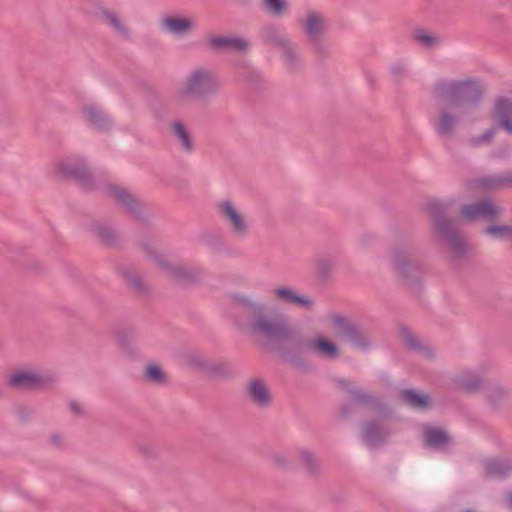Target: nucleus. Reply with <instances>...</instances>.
Segmentation results:
<instances>
[{"instance_id": "36", "label": "nucleus", "mask_w": 512, "mask_h": 512, "mask_svg": "<svg viewBox=\"0 0 512 512\" xmlns=\"http://www.w3.org/2000/svg\"><path fill=\"white\" fill-rule=\"evenodd\" d=\"M401 399L413 408H426L429 402V398L426 395L418 394L412 389L403 390L401 392Z\"/></svg>"}, {"instance_id": "54", "label": "nucleus", "mask_w": 512, "mask_h": 512, "mask_svg": "<svg viewBox=\"0 0 512 512\" xmlns=\"http://www.w3.org/2000/svg\"><path fill=\"white\" fill-rule=\"evenodd\" d=\"M50 441L54 445H60L61 437L59 435H53V436H51Z\"/></svg>"}, {"instance_id": "35", "label": "nucleus", "mask_w": 512, "mask_h": 512, "mask_svg": "<svg viewBox=\"0 0 512 512\" xmlns=\"http://www.w3.org/2000/svg\"><path fill=\"white\" fill-rule=\"evenodd\" d=\"M509 396V391L502 386H493L486 393V401L494 409H499Z\"/></svg>"}, {"instance_id": "24", "label": "nucleus", "mask_w": 512, "mask_h": 512, "mask_svg": "<svg viewBox=\"0 0 512 512\" xmlns=\"http://www.w3.org/2000/svg\"><path fill=\"white\" fill-rule=\"evenodd\" d=\"M350 397L351 405L368 407L383 415L389 412L387 405H385L371 393L362 389H352L350 391Z\"/></svg>"}, {"instance_id": "57", "label": "nucleus", "mask_w": 512, "mask_h": 512, "mask_svg": "<svg viewBox=\"0 0 512 512\" xmlns=\"http://www.w3.org/2000/svg\"><path fill=\"white\" fill-rule=\"evenodd\" d=\"M462 512H475V511L470 510V509H466V510H463Z\"/></svg>"}, {"instance_id": "11", "label": "nucleus", "mask_w": 512, "mask_h": 512, "mask_svg": "<svg viewBox=\"0 0 512 512\" xmlns=\"http://www.w3.org/2000/svg\"><path fill=\"white\" fill-rule=\"evenodd\" d=\"M107 194L122 207L128 214L138 220H144L147 216L146 208L138 196L128 189L118 185H108Z\"/></svg>"}, {"instance_id": "45", "label": "nucleus", "mask_w": 512, "mask_h": 512, "mask_svg": "<svg viewBox=\"0 0 512 512\" xmlns=\"http://www.w3.org/2000/svg\"><path fill=\"white\" fill-rule=\"evenodd\" d=\"M238 76L245 82L253 83L258 80L259 75L245 63L238 65Z\"/></svg>"}, {"instance_id": "47", "label": "nucleus", "mask_w": 512, "mask_h": 512, "mask_svg": "<svg viewBox=\"0 0 512 512\" xmlns=\"http://www.w3.org/2000/svg\"><path fill=\"white\" fill-rule=\"evenodd\" d=\"M140 248L143 252H145L147 255L152 256L154 259L158 257L156 255V250L153 241L144 239L140 242Z\"/></svg>"}, {"instance_id": "7", "label": "nucleus", "mask_w": 512, "mask_h": 512, "mask_svg": "<svg viewBox=\"0 0 512 512\" xmlns=\"http://www.w3.org/2000/svg\"><path fill=\"white\" fill-rule=\"evenodd\" d=\"M217 208L229 232L235 239L243 240L249 236L251 232L250 224L243 213L230 200L220 202Z\"/></svg>"}, {"instance_id": "56", "label": "nucleus", "mask_w": 512, "mask_h": 512, "mask_svg": "<svg viewBox=\"0 0 512 512\" xmlns=\"http://www.w3.org/2000/svg\"><path fill=\"white\" fill-rule=\"evenodd\" d=\"M4 396V391L0 388V399L3 398Z\"/></svg>"}, {"instance_id": "13", "label": "nucleus", "mask_w": 512, "mask_h": 512, "mask_svg": "<svg viewBox=\"0 0 512 512\" xmlns=\"http://www.w3.org/2000/svg\"><path fill=\"white\" fill-rule=\"evenodd\" d=\"M391 435V430L379 420L372 419L361 423L360 437L369 449L384 446Z\"/></svg>"}, {"instance_id": "55", "label": "nucleus", "mask_w": 512, "mask_h": 512, "mask_svg": "<svg viewBox=\"0 0 512 512\" xmlns=\"http://www.w3.org/2000/svg\"><path fill=\"white\" fill-rule=\"evenodd\" d=\"M507 500H508L509 505H510V507H511V509H512V492H509V493L507 494Z\"/></svg>"}, {"instance_id": "1", "label": "nucleus", "mask_w": 512, "mask_h": 512, "mask_svg": "<svg viewBox=\"0 0 512 512\" xmlns=\"http://www.w3.org/2000/svg\"><path fill=\"white\" fill-rule=\"evenodd\" d=\"M232 299L248 320V328L253 336L268 340L272 350L284 362L301 371H308L310 363L306 353L313 351L321 357L336 359L339 349L335 343L316 336L304 337L289 323L287 316L256 297L234 294Z\"/></svg>"}, {"instance_id": "30", "label": "nucleus", "mask_w": 512, "mask_h": 512, "mask_svg": "<svg viewBox=\"0 0 512 512\" xmlns=\"http://www.w3.org/2000/svg\"><path fill=\"white\" fill-rule=\"evenodd\" d=\"M259 38L265 44L279 48L288 38L280 33L279 28L275 24H266L259 30Z\"/></svg>"}, {"instance_id": "3", "label": "nucleus", "mask_w": 512, "mask_h": 512, "mask_svg": "<svg viewBox=\"0 0 512 512\" xmlns=\"http://www.w3.org/2000/svg\"><path fill=\"white\" fill-rule=\"evenodd\" d=\"M453 200L433 199L427 203L426 210L431 217L432 235L449 252L453 265L458 266L468 257L467 242L457 223L448 218Z\"/></svg>"}, {"instance_id": "25", "label": "nucleus", "mask_w": 512, "mask_h": 512, "mask_svg": "<svg viewBox=\"0 0 512 512\" xmlns=\"http://www.w3.org/2000/svg\"><path fill=\"white\" fill-rule=\"evenodd\" d=\"M486 477L504 479L512 473V459L493 457L484 461Z\"/></svg>"}, {"instance_id": "18", "label": "nucleus", "mask_w": 512, "mask_h": 512, "mask_svg": "<svg viewBox=\"0 0 512 512\" xmlns=\"http://www.w3.org/2000/svg\"><path fill=\"white\" fill-rule=\"evenodd\" d=\"M53 381L50 375L34 373L30 371H17L10 375L8 385L12 388H35Z\"/></svg>"}, {"instance_id": "32", "label": "nucleus", "mask_w": 512, "mask_h": 512, "mask_svg": "<svg viewBox=\"0 0 512 512\" xmlns=\"http://www.w3.org/2000/svg\"><path fill=\"white\" fill-rule=\"evenodd\" d=\"M278 49H280L282 53L287 69L292 72L299 70L301 66V59L295 46L290 42V40L288 39L285 43H282V46Z\"/></svg>"}, {"instance_id": "29", "label": "nucleus", "mask_w": 512, "mask_h": 512, "mask_svg": "<svg viewBox=\"0 0 512 512\" xmlns=\"http://www.w3.org/2000/svg\"><path fill=\"white\" fill-rule=\"evenodd\" d=\"M122 279L130 290L138 295H143L148 292V286L144 281L143 276L133 269H123L121 271Z\"/></svg>"}, {"instance_id": "2", "label": "nucleus", "mask_w": 512, "mask_h": 512, "mask_svg": "<svg viewBox=\"0 0 512 512\" xmlns=\"http://www.w3.org/2000/svg\"><path fill=\"white\" fill-rule=\"evenodd\" d=\"M483 84L475 78L464 80H439L431 93L439 105V114L434 122L437 134L442 138H451L462 117L474 113L484 96Z\"/></svg>"}, {"instance_id": "40", "label": "nucleus", "mask_w": 512, "mask_h": 512, "mask_svg": "<svg viewBox=\"0 0 512 512\" xmlns=\"http://www.w3.org/2000/svg\"><path fill=\"white\" fill-rule=\"evenodd\" d=\"M145 379L153 384L162 385L166 382V374L155 364H149L144 370Z\"/></svg>"}, {"instance_id": "21", "label": "nucleus", "mask_w": 512, "mask_h": 512, "mask_svg": "<svg viewBox=\"0 0 512 512\" xmlns=\"http://www.w3.org/2000/svg\"><path fill=\"white\" fill-rule=\"evenodd\" d=\"M246 393L253 405L267 408L271 405L272 397L266 382L261 378L252 379L246 387Z\"/></svg>"}, {"instance_id": "17", "label": "nucleus", "mask_w": 512, "mask_h": 512, "mask_svg": "<svg viewBox=\"0 0 512 512\" xmlns=\"http://www.w3.org/2000/svg\"><path fill=\"white\" fill-rule=\"evenodd\" d=\"M274 298L283 304L295 305L300 308L311 310L314 306V300L303 294H299L293 287L279 286L272 290Z\"/></svg>"}, {"instance_id": "5", "label": "nucleus", "mask_w": 512, "mask_h": 512, "mask_svg": "<svg viewBox=\"0 0 512 512\" xmlns=\"http://www.w3.org/2000/svg\"><path fill=\"white\" fill-rule=\"evenodd\" d=\"M492 117L495 120L496 127L486 129L482 134L472 136L468 144L472 148L490 145L496 135L497 129L505 131L512 136V99L501 96L498 97L492 108Z\"/></svg>"}, {"instance_id": "39", "label": "nucleus", "mask_w": 512, "mask_h": 512, "mask_svg": "<svg viewBox=\"0 0 512 512\" xmlns=\"http://www.w3.org/2000/svg\"><path fill=\"white\" fill-rule=\"evenodd\" d=\"M187 365L197 371L205 373L206 370H212V363L208 362L203 356L197 353H190L186 356Z\"/></svg>"}, {"instance_id": "9", "label": "nucleus", "mask_w": 512, "mask_h": 512, "mask_svg": "<svg viewBox=\"0 0 512 512\" xmlns=\"http://www.w3.org/2000/svg\"><path fill=\"white\" fill-rule=\"evenodd\" d=\"M58 171L66 178L74 180L81 188L90 190L94 179L86 161L81 157H68L58 164Z\"/></svg>"}, {"instance_id": "31", "label": "nucleus", "mask_w": 512, "mask_h": 512, "mask_svg": "<svg viewBox=\"0 0 512 512\" xmlns=\"http://www.w3.org/2000/svg\"><path fill=\"white\" fill-rule=\"evenodd\" d=\"M456 383L462 390L468 393H475L482 388L484 381L476 372L468 371L458 375Z\"/></svg>"}, {"instance_id": "44", "label": "nucleus", "mask_w": 512, "mask_h": 512, "mask_svg": "<svg viewBox=\"0 0 512 512\" xmlns=\"http://www.w3.org/2000/svg\"><path fill=\"white\" fill-rule=\"evenodd\" d=\"M313 48L314 54L317 59L324 61L330 56L329 47L323 42L322 38L309 42Z\"/></svg>"}, {"instance_id": "22", "label": "nucleus", "mask_w": 512, "mask_h": 512, "mask_svg": "<svg viewBox=\"0 0 512 512\" xmlns=\"http://www.w3.org/2000/svg\"><path fill=\"white\" fill-rule=\"evenodd\" d=\"M301 24L303 32L310 42L323 37L327 27V19L319 12L308 11L305 20Z\"/></svg>"}, {"instance_id": "8", "label": "nucleus", "mask_w": 512, "mask_h": 512, "mask_svg": "<svg viewBox=\"0 0 512 512\" xmlns=\"http://www.w3.org/2000/svg\"><path fill=\"white\" fill-rule=\"evenodd\" d=\"M413 254V250L406 251L397 248L393 251L392 259L395 269L404 280L405 284L413 288L415 292L420 289L421 267L418 263L412 262L409 256Z\"/></svg>"}, {"instance_id": "43", "label": "nucleus", "mask_w": 512, "mask_h": 512, "mask_svg": "<svg viewBox=\"0 0 512 512\" xmlns=\"http://www.w3.org/2000/svg\"><path fill=\"white\" fill-rule=\"evenodd\" d=\"M335 266V261L330 257H319L316 260L317 274L325 279L327 278Z\"/></svg>"}, {"instance_id": "4", "label": "nucleus", "mask_w": 512, "mask_h": 512, "mask_svg": "<svg viewBox=\"0 0 512 512\" xmlns=\"http://www.w3.org/2000/svg\"><path fill=\"white\" fill-rule=\"evenodd\" d=\"M221 84L216 73L204 66H197L190 70L178 90L182 98L207 99L216 95Z\"/></svg>"}, {"instance_id": "46", "label": "nucleus", "mask_w": 512, "mask_h": 512, "mask_svg": "<svg viewBox=\"0 0 512 512\" xmlns=\"http://www.w3.org/2000/svg\"><path fill=\"white\" fill-rule=\"evenodd\" d=\"M139 450L143 456L148 459H154L159 456V449L152 444L144 443L139 445Z\"/></svg>"}, {"instance_id": "37", "label": "nucleus", "mask_w": 512, "mask_h": 512, "mask_svg": "<svg viewBox=\"0 0 512 512\" xmlns=\"http://www.w3.org/2000/svg\"><path fill=\"white\" fill-rule=\"evenodd\" d=\"M263 10L275 17L283 16L288 9L286 0H261Z\"/></svg>"}, {"instance_id": "6", "label": "nucleus", "mask_w": 512, "mask_h": 512, "mask_svg": "<svg viewBox=\"0 0 512 512\" xmlns=\"http://www.w3.org/2000/svg\"><path fill=\"white\" fill-rule=\"evenodd\" d=\"M332 324L337 328L340 337L347 340L353 347L366 351L372 347L369 333L359 325L341 315H334L331 318Z\"/></svg>"}, {"instance_id": "28", "label": "nucleus", "mask_w": 512, "mask_h": 512, "mask_svg": "<svg viewBox=\"0 0 512 512\" xmlns=\"http://www.w3.org/2000/svg\"><path fill=\"white\" fill-rule=\"evenodd\" d=\"M403 340L405 346L409 350L419 353L425 359L431 360L436 357L435 350L432 347L423 344L421 340L413 333L409 331H404Z\"/></svg>"}, {"instance_id": "14", "label": "nucleus", "mask_w": 512, "mask_h": 512, "mask_svg": "<svg viewBox=\"0 0 512 512\" xmlns=\"http://www.w3.org/2000/svg\"><path fill=\"white\" fill-rule=\"evenodd\" d=\"M160 27L169 35L183 37L192 33L197 28V21L192 16L165 15L160 19Z\"/></svg>"}, {"instance_id": "10", "label": "nucleus", "mask_w": 512, "mask_h": 512, "mask_svg": "<svg viewBox=\"0 0 512 512\" xmlns=\"http://www.w3.org/2000/svg\"><path fill=\"white\" fill-rule=\"evenodd\" d=\"M155 262L170 279L183 286L199 283L204 275L200 268L173 264L164 258L156 257Z\"/></svg>"}, {"instance_id": "48", "label": "nucleus", "mask_w": 512, "mask_h": 512, "mask_svg": "<svg viewBox=\"0 0 512 512\" xmlns=\"http://www.w3.org/2000/svg\"><path fill=\"white\" fill-rule=\"evenodd\" d=\"M212 367H213L212 370H206L205 373L210 374L215 377H221V378L227 377L229 375L227 369L224 366L215 365L212 363Z\"/></svg>"}, {"instance_id": "49", "label": "nucleus", "mask_w": 512, "mask_h": 512, "mask_svg": "<svg viewBox=\"0 0 512 512\" xmlns=\"http://www.w3.org/2000/svg\"><path fill=\"white\" fill-rule=\"evenodd\" d=\"M508 155H509V148L506 145V146H502V147H499L498 149L494 150L491 153V158L504 160V159L508 158Z\"/></svg>"}, {"instance_id": "23", "label": "nucleus", "mask_w": 512, "mask_h": 512, "mask_svg": "<svg viewBox=\"0 0 512 512\" xmlns=\"http://www.w3.org/2000/svg\"><path fill=\"white\" fill-rule=\"evenodd\" d=\"M424 446L434 450H446L452 443L450 435L442 428L425 426L423 428Z\"/></svg>"}, {"instance_id": "34", "label": "nucleus", "mask_w": 512, "mask_h": 512, "mask_svg": "<svg viewBox=\"0 0 512 512\" xmlns=\"http://www.w3.org/2000/svg\"><path fill=\"white\" fill-rule=\"evenodd\" d=\"M412 38L425 48L433 49L437 47L441 39L438 35L429 32L424 28L415 29L412 33Z\"/></svg>"}, {"instance_id": "52", "label": "nucleus", "mask_w": 512, "mask_h": 512, "mask_svg": "<svg viewBox=\"0 0 512 512\" xmlns=\"http://www.w3.org/2000/svg\"><path fill=\"white\" fill-rule=\"evenodd\" d=\"M273 459H274L275 464H277L279 466H285L286 465L285 459L282 456H280V455L274 456Z\"/></svg>"}, {"instance_id": "51", "label": "nucleus", "mask_w": 512, "mask_h": 512, "mask_svg": "<svg viewBox=\"0 0 512 512\" xmlns=\"http://www.w3.org/2000/svg\"><path fill=\"white\" fill-rule=\"evenodd\" d=\"M337 384H338V387H340L341 389L347 390L349 393L352 390L351 382L349 380L340 379L337 381Z\"/></svg>"}, {"instance_id": "15", "label": "nucleus", "mask_w": 512, "mask_h": 512, "mask_svg": "<svg viewBox=\"0 0 512 512\" xmlns=\"http://www.w3.org/2000/svg\"><path fill=\"white\" fill-rule=\"evenodd\" d=\"M207 47L214 53H227L231 51L245 53L251 44L248 40L236 36H212L207 39Z\"/></svg>"}, {"instance_id": "19", "label": "nucleus", "mask_w": 512, "mask_h": 512, "mask_svg": "<svg viewBox=\"0 0 512 512\" xmlns=\"http://www.w3.org/2000/svg\"><path fill=\"white\" fill-rule=\"evenodd\" d=\"M95 16L103 24L109 26L120 38L124 40H130V28L115 11L104 6H100L96 9Z\"/></svg>"}, {"instance_id": "16", "label": "nucleus", "mask_w": 512, "mask_h": 512, "mask_svg": "<svg viewBox=\"0 0 512 512\" xmlns=\"http://www.w3.org/2000/svg\"><path fill=\"white\" fill-rule=\"evenodd\" d=\"M85 122L99 132L110 131L113 121L111 117L95 104H85L81 108Z\"/></svg>"}, {"instance_id": "20", "label": "nucleus", "mask_w": 512, "mask_h": 512, "mask_svg": "<svg viewBox=\"0 0 512 512\" xmlns=\"http://www.w3.org/2000/svg\"><path fill=\"white\" fill-rule=\"evenodd\" d=\"M474 183L477 188L486 191L509 190L512 189V171L480 176Z\"/></svg>"}, {"instance_id": "38", "label": "nucleus", "mask_w": 512, "mask_h": 512, "mask_svg": "<svg viewBox=\"0 0 512 512\" xmlns=\"http://www.w3.org/2000/svg\"><path fill=\"white\" fill-rule=\"evenodd\" d=\"M299 457L309 474L317 475L321 472V464L312 452L308 450H301Z\"/></svg>"}, {"instance_id": "33", "label": "nucleus", "mask_w": 512, "mask_h": 512, "mask_svg": "<svg viewBox=\"0 0 512 512\" xmlns=\"http://www.w3.org/2000/svg\"><path fill=\"white\" fill-rule=\"evenodd\" d=\"M91 231L101 239V241L108 246H112L116 244L118 240V235L115 230L111 227L100 223L94 222L91 224Z\"/></svg>"}, {"instance_id": "50", "label": "nucleus", "mask_w": 512, "mask_h": 512, "mask_svg": "<svg viewBox=\"0 0 512 512\" xmlns=\"http://www.w3.org/2000/svg\"><path fill=\"white\" fill-rule=\"evenodd\" d=\"M69 408H70V411L77 416H80L83 414V409H82L81 405L76 401H71L69 404Z\"/></svg>"}, {"instance_id": "12", "label": "nucleus", "mask_w": 512, "mask_h": 512, "mask_svg": "<svg viewBox=\"0 0 512 512\" xmlns=\"http://www.w3.org/2000/svg\"><path fill=\"white\" fill-rule=\"evenodd\" d=\"M501 213V209L491 199H483L461 207L460 214L467 221L485 220L495 221Z\"/></svg>"}, {"instance_id": "41", "label": "nucleus", "mask_w": 512, "mask_h": 512, "mask_svg": "<svg viewBox=\"0 0 512 512\" xmlns=\"http://www.w3.org/2000/svg\"><path fill=\"white\" fill-rule=\"evenodd\" d=\"M389 72L393 82L400 84L408 74V66L403 61H397L390 66Z\"/></svg>"}, {"instance_id": "53", "label": "nucleus", "mask_w": 512, "mask_h": 512, "mask_svg": "<svg viewBox=\"0 0 512 512\" xmlns=\"http://www.w3.org/2000/svg\"><path fill=\"white\" fill-rule=\"evenodd\" d=\"M351 414L350 406L345 405L341 408V415L343 417H348Z\"/></svg>"}, {"instance_id": "26", "label": "nucleus", "mask_w": 512, "mask_h": 512, "mask_svg": "<svg viewBox=\"0 0 512 512\" xmlns=\"http://www.w3.org/2000/svg\"><path fill=\"white\" fill-rule=\"evenodd\" d=\"M168 127L172 136L179 142L181 150L185 153H191L195 145L186 125L181 121H172Z\"/></svg>"}, {"instance_id": "27", "label": "nucleus", "mask_w": 512, "mask_h": 512, "mask_svg": "<svg viewBox=\"0 0 512 512\" xmlns=\"http://www.w3.org/2000/svg\"><path fill=\"white\" fill-rule=\"evenodd\" d=\"M141 338L142 333L135 326H127L117 332V340L120 346L127 352L133 351Z\"/></svg>"}, {"instance_id": "42", "label": "nucleus", "mask_w": 512, "mask_h": 512, "mask_svg": "<svg viewBox=\"0 0 512 512\" xmlns=\"http://www.w3.org/2000/svg\"><path fill=\"white\" fill-rule=\"evenodd\" d=\"M484 232L494 238L506 239L512 237V225H490Z\"/></svg>"}]
</instances>
